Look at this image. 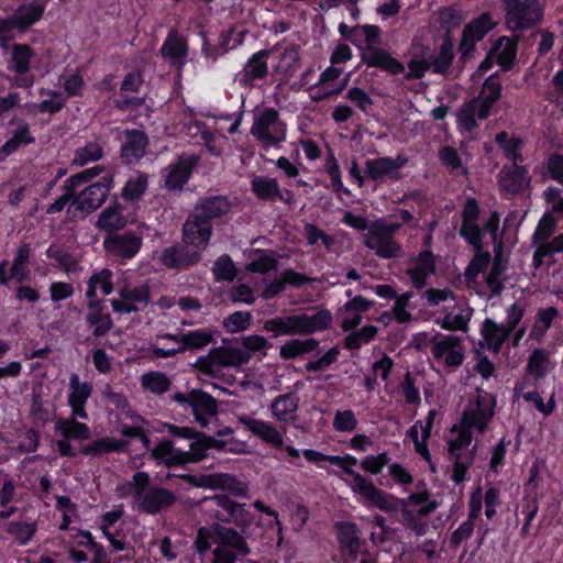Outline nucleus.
Listing matches in <instances>:
<instances>
[{"label":"nucleus","mask_w":563,"mask_h":563,"mask_svg":"<svg viewBox=\"0 0 563 563\" xmlns=\"http://www.w3.org/2000/svg\"><path fill=\"white\" fill-rule=\"evenodd\" d=\"M481 208L475 197H467L461 211L460 236L474 249V256L465 269L467 278H474L485 272L492 262L488 251H483V230L478 224Z\"/></svg>","instance_id":"obj_1"},{"label":"nucleus","mask_w":563,"mask_h":563,"mask_svg":"<svg viewBox=\"0 0 563 563\" xmlns=\"http://www.w3.org/2000/svg\"><path fill=\"white\" fill-rule=\"evenodd\" d=\"M331 323L332 313L328 309H322L312 316L301 313L267 319L263 324V330L271 332L273 338L310 335L329 329Z\"/></svg>","instance_id":"obj_2"},{"label":"nucleus","mask_w":563,"mask_h":563,"mask_svg":"<svg viewBox=\"0 0 563 563\" xmlns=\"http://www.w3.org/2000/svg\"><path fill=\"white\" fill-rule=\"evenodd\" d=\"M367 47L361 54V60L371 68H378L389 75L397 76L405 73V66L389 52L375 46L379 41L380 29L377 25L365 24L362 26Z\"/></svg>","instance_id":"obj_3"},{"label":"nucleus","mask_w":563,"mask_h":563,"mask_svg":"<svg viewBox=\"0 0 563 563\" xmlns=\"http://www.w3.org/2000/svg\"><path fill=\"white\" fill-rule=\"evenodd\" d=\"M457 11L452 8H442L440 10V24L445 31L437 55L427 56L431 71L437 75L446 76L454 62V43L452 29L457 24Z\"/></svg>","instance_id":"obj_4"},{"label":"nucleus","mask_w":563,"mask_h":563,"mask_svg":"<svg viewBox=\"0 0 563 563\" xmlns=\"http://www.w3.org/2000/svg\"><path fill=\"white\" fill-rule=\"evenodd\" d=\"M113 186V174L110 172L104 173L100 179L88 185L79 194L75 192L74 201L67 210L68 214L77 216L79 213L82 219L91 214L106 202Z\"/></svg>","instance_id":"obj_5"},{"label":"nucleus","mask_w":563,"mask_h":563,"mask_svg":"<svg viewBox=\"0 0 563 563\" xmlns=\"http://www.w3.org/2000/svg\"><path fill=\"white\" fill-rule=\"evenodd\" d=\"M217 547L212 550L211 563H236L239 556H246L251 548L245 538L235 529L214 523Z\"/></svg>","instance_id":"obj_6"},{"label":"nucleus","mask_w":563,"mask_h":563,"mask_svg":"<svg viewBox=\"0 0 563 563\" xmlns=\"http://www.w3.org/2000/svg\"><path fill=\"white\" fill-rule=\"evenodd\" d=\"M505 21L508 30L532 29L543 19V8L539 0H504Z\"/></svg>","instance_id":"obj_7"},{"label":"nucleus","mask_w":563,"mask_h":563,"mask_svg":"<svg viewBox=\"0 0 563 563\" xmlns=\"http://www.w3.org/2000/svg\"><path fill=\"white\" fill-rule=\"evenodd\" d=\"M173 400L185 410L190 409L197 423L202 428L209 424V417L218 413V402L213 396L202 389H191L188 393H175Z\"/></svg>","instance_id":"obj_8"},{"label":"nucleus","mask_w":563,"mask_h":563,"mask_svg":"<svg viewBox=\"0 0 563 563\" xmlns=\"http://www.w3.org/2000/svg\"><path fill=\"white\" fill-rule=\"evenodd\" d=\"M287 125L274 108L263 110L254 120L251 134L260 142L278 146L286 140Z\"/></svg>","instance_id":"obj_9"},{"label":"nucleus","mask_w":563,"mask_h":563,"mask_svg":"<svg viewBox=\"0 0 563 563\" xmlns=\"http://www.w3.org/2000/svg\"><path fill=\"white\" fill-rule=\"evenodd\" d=\"M475 407L466 408L462 412L461 426L464 429H476L479 433L486 432L489 422L494 419L496 397L481 390L475 398Z\"/></svg>","instance_id":"obj_10"},{"label":"nucleus","mask_w":563,"mask_h":563,"mask_svg":"<svg viewBox=\"0 0 563 563\" xmlns=\"http://www.w3.org/2000/svg\"><path fill=\"white\" fill-rule=\"evenodd\" d=\"M143 245V234L137 231L107 234L103 239V249L110 255L121 260H132Z\"/></svg>","instance_id":"obj_11"},{"label":"nucleus","mask_w":563,"mask_h":563,"mask_svg":"<svg viewBox=\"0 0 563 563\" xmlns=\"http://www.w3.org/2000/svg\"><path fill=\"white\" fill-rule=\"evenodd\" d=\"M357 482L360 487L355 493L366 499L371 507L384 512H396L401 511V507L407 505V500L378 489L371 479L364 476H358Z\"/></svg>","instance_id":"obj_12"},{"label":"nucleus","mask_w":563,"mask_h":563,"mask_svg":"<svg viewBox=\"0 0 563 563\" xmlns=\"http://www.w3.org/2000/svg\"><path fill=\"white\" fill-rule=\"evenodd\" d=\"M104 166L96 165L71 175L66 179L63 186L64 194L46 208V213H58L67 205L69 208L70 203L74 201L76 189L91 181L95 177L99 176L101 173H104Z\"/></svg>","instance_id":"obj_13"},{"label":"nucleus","mask_w":563,"mask_h":563,"mask_svg":"<svg viewBox=\"0 0 563 563\" xmlns=\"http://www.w3.org/2000/svg\"><path fill=\"white\" fill-rule=\"evenodd\" d=\"M278 44L269 49H260L246 60L243 69L236 75L240 86L254 87L255 82L265 80L268 76V57L277 51Z\"/></svg>","instance_id":"obj_14"},{"label":"nucleus","mask_w":563,"mask_h":563,"mask_svg":"<svg viewBox=\"0 0 563 563\" xmlns=\"http://www.w3.org/2000/svg\"><path fill=\"white\" fill-rule=\"evenodd\" d=\"M212 235V224L190 213L183 225V244L190 251H198L199 261Z\"/></svg>","instance_id":"obj_15"},{"label":"nucleus","mask_w":563,"mask_h":563,"mask_svg":"<svg viewBox=\"0 0 563 563\" xmlns=\"http://www.w3.org/2000/svg\"><path fill=\"white\" fill-rule=\"evenodd\" d=\"M186 479L197 487L227 490L235 496H244L246 492L245 484L238 479L235 475L228 473H213L200 475L199 477L187 475Z\"/></svg>","instance_id":"obj_16"},{"label":"nucleus","mask_w":563,"mask_h":563,"mask_svg":"<svg viewBox=\"0 0 563 563\" xmlns=\"http://www.w3.org/2000/svg\"><path fill=\"white\" fill-rule=\"evenodd\" d=\"M500 191L518 196L529 188L531 178L526 166L504 165L497 176Z\"/></svg>","instance_id":"obj_17"},{"label":"nucleus","mask_w":563,"mask_h":563,"mask_svg":"<svg viewBox=\"0 0 563 563\" xmlns=\"http://www.w3.org/2000/svg\"><path fill=\"white\" fill-rule=\"evenodd\" d=\"M177 500L176 495L164 487L152 485L146 493L135 500L137 510L147 515H157L170 508Z\"/></svg>","instance_id":"obj_18"},{"label":"nucleus","mask_w":563,"mask_h":563,"mask_svg":"<svg viewBox=\"0 0 563 563\" xmlns=\"http://www.w3.org/2000/svg\"><path fill=\"white\" fill-rule=\"evenodd\" d=\"M199 159V156L195 154L181 155L175 164L169 165L164 178L165 188L169 191L183 190Z\"/></svg>","instance_id":"obj_19"},{"label":"nucleus","mask_w":563,"mask_h":563,"mask_svg":"<svg viewBox=\"0 0 563 563\" xmlns=\"http://www.w3.org/2000/svg\"><path fill=\"white\" fill-rule=\"evenodd\" d=\"M437 336H432L429 341L432 345V356L435 360L444 358V363L449 367H457L464 361V352L462 340L456 335H445L440 341H435Z\"/></svg>","instance_id":"obj_20"},{"label":"nucleus","mask_w":563,"mask_h":563,"mask_svg":"<svg viewBox=\"0 0 563 563\" xmlns=\"http://www.w3.org/2000/svg\"><path fill=\"white\" fill-rule=\"evenodd\" d=\"M211 501L225 512L222 514L218 511L214 515L218 521L224 523L232 522L239 527H246L250 523V515L245 508V504L236 503L225 494L214 495Z\"/></svg>","instance_id":"obj_21"},{"label":"nucleus","mask_w":563,"mask_h":563,"mask_svg":"<svg viewBox=\"0 0 563 563\" xmlns=\"http://www.w3.org/2000/svg\"><path fill=\"white\" fill-rule=\"evenodd\" d=\"M124 136L125 142L121 145L120 157L125 165H135L146 153L148 136L140 129H126Z\"/></svg>","instance_id":"obj_22"},{"label":"nucleus","mask_w":563,"mask_h":563,"mask_svg":"<svg viewBox=\"0 0 563 563\" xmlns=\"http://www.w3.org/2000/svg\"><path fill=\"white\" fill-rule=\"evenodd\" d=\"M302 455L310 463L317 464L319 462L327 461V462L331 463L332 465L340 467L346 475H350L353 477L352 490L355 493L358 489L360 484L357 482V478H358V476H363V475L353 470V466H355L358 463V461L355 456L350 455V454H346L344 456L328 455V454H324L322 452H319V451H316L312 449L303 450Z\"/></svg>","instance_id":"obj_23"},{"label":"nucleus","mask_w":563,"mask_h":563,"mask_svg":"<svg viewBox=\"0 0 563 563\" xmlns=\"http://www.w3.org/2000/svg\"><path fill=\"white\" fill-rule=\"evenodd\" d=\"M231 209L232 202L229 197L216 195L200 198L196 203L192 213L200 217L205 222L211 223L212 220L228 214Z\"/></svg>","instance_id":"obj_24"},{"label":"nucleus","mask_w":563,"mask_h":563,"mask_svg":"<svg viewBox=\"0 0 563 563\" xmlns=\"http://www.w3.org/2000/svg\"><path fill=\"white\" fill-rule=\"evenodd\" d=\"M35 22V3L21 4L12 15L0 18V34L12 35L14 30L23 33Z\"/></svg>","instance_id":"obj_25"},{"label":"nucleus","mask_w":563,"mask_h":563,"mask_svg":"<svg viewBox=\"0 0 563 563\" xmlns=\"http://www.w3.org/2000/svg\"><path fill=\"white\" fill-rule=\"evenodd\" d=\"M161 262L168 269H187L199 262V255L198 251L177 244L162 251Z\"/></svg>","instance_id":"obj_26"},{"label":"nucleus","mask_w":563,"mask_h":563,"mask_svg":"<svg viewBox=\"0 0 563 563\" xmlns=\"http://www.w3.org/2000/svg\"><path fill=\"white\" fill-rule=\"evenodd\" d=\"M124 206L120 205L114 197L113 201L107 206L98 216L95 228L100 232L108 234L117 233L123 230L128 220L123 214Z\"/></svg>","instance_id":"obj_27"},{"label":"nucleus","mask_w":563,"mask_h":563,"mask_svg":"<svg viewBox=\"0 0 563 563\" xmlns=\"http://www.w3.org/2000/svg\"><path fill=\"white\" fill-rule=\"evenodd\" d=\"M239 420L253 435L260 438L263 442L276 449L284 448L283 434L273 423L246 416L240 417Z\"/></svg>","instance_id":"obj_28"},{"label":"nucleus","mask_w":563,"mask_h":563,"mask_svg":"<svg viewBox=\"0 0 563 563\" xmlns=\"http://www.w3.org/2000/svg\"><path fill=\"white\" fill-rule=\"evenodd\" d=\"M158 338L181 344L184 352L202 350L213 342V335L207 329L190 330L184 333H164Z\"/></svg>","instance_id":"obj_29"},{"label":"nucleus","mask_w":563,"mask_h":563,"mask_svg":"<svg viewBox=\"0 0 563 563\" xmlns=\"http://www.w3.org/2000/svg\"><path fill=\"white\" fill-rule=\"evenodd\" d=\"M519 40V35L511 37L504 35L494 43L492 53H495L496 63L501 70L509 71L515 67Z\"/></svg>","instance_id":"obj_30"},{"label":"nucleus","mask_w":563,"mask_h":563,"mask_svg":"<svg viewBox=\"0 0 563 563\" xmlns=\"http://www.w3.org/2000/svg\"><path fill=\"white\" fill-rule=\"evenodd\" d=\"M299 407V397L296 393L290 391L277 396L271 404L273 417L280 422H290L296 418Z\"/></svg>","instance_id":"obj_31"},{"label":"nucleus","mask_w":563,"mask_h":563,"mask_svg":"<svg viewBox=\"0 0 563 563\" xmlns=\"http://www.w3.org/2000/svg\"><path fill=\"white\" fill-rule=\"evenodd\" d=\"M129 441L104 437L84 445L80 450L85 456L99 457L109 453H123L128 449Z\"/></svg>","instance_id":"obj_32"},{"label":"nucleus","mask_w":563,"mask_h":563,"mask_svg":"<svg viewBox=\"0 0 563 563\" xmlns=\"http://www.w3.org/2000/svg\"><path fill=\"white\" fill-rule=\"evenodd\" d=\"M210 351L219 367H239L247 364L251 360V354L240 347L218 346Z\"/></svg>","instance_id":"obj_33"},{"label":"nucleus","mask_w":563,"mask_h":563,"mask_svg":"<svg viewBox=\"0 0 563 563\" xmlns=\"http://www.w3.org/2000/svg\"><path fill=\"white\" fill-rule=\"evenodd\" d=\"M253 194L263 201H287L276 178L255 176L251 180Z\"/></svg>","instance_id":"obj_34"},{"label":"nucleus","mask_w":563,"mask_h":563,"mask_svg":"<svg viewBox=\"0 0 563 563\" xmlns=\"http://www.w3.org/2000/svg\"><path fill=\"white\" fill-rule=\"evenodd\" d=\"M92 394V385L85 382L80 386H70L68 394V405L71 409L73 418L88 420L86 405Z\"/></svg>","instance_id":"obj_35"},{"label":"nucleus","mask_w":563,"mask_h":563,"mask_svg":"<svg viewBox=\"0 0 563 563\" xmlns=\"http://www.w3.org/2000/svg\"><path fill=\"white\" fill-rule=\"evenodd\" d=\"M364 173L367 179L375 183H384L386 180L398 181L390 165L387 164L386 156L366 159L364 162Z\"/></svg>","instance_id":"obj_36"},{"label":"nucleus","mask_w":563,"mask_h":563,"mask_svg":"<svg viewBox=\"0 0 563 563\" xmlns=\"http://www.w3.org/2000/svg\"><path fill=\"white\" fill-rule=\"evenodd\" d=\"M161 54L174 64L183 62L188 55V44L184 36L170 31L161 47Z\"/></svg>","instance_id":"obj_37"},{"label":"nucleus","mask_w":563,"mask_h":563,"mask_svg":"<svg viewBox=\"0 0 563 563\" xmlns=\"http://www.w3.org/2000/svg\"><path fill=\"white\" fill-rule=\"evenodd\" d=\"M318 346L319 341L313 338H308L305 340L292 339L280 346L279 356L282 360L292 361L298 356L313 352L318 349Z\"/></svg>","instance_id":"obj_38"},{"label":"nucleus","mask_w":563,"mask_h":563,"mask_svg":"<svg viewBox=\"0 0 563 563\" xmlns=\"http://www.w3.org/2000/svg\"><path fill=\"white\" fill-rule=\"evenodd\" d=\"M336 539L341 551L355 545H365L361 539V531L355 522L341 521L335 525Z\"/></svg>","instance_id":"obj_39"},{"label":"nucleus","mask_w":563,"mask_h":563,"mask_svg":"<svg viewBox=\"0 0 563 563\" xmlns=\"http://www.w3.org/2000/svg\"><path fill=\"white\" fill-rule=\"evenodd\" d=\"M511 333L505 328V324L496 323L492 319H486L483 323L482 335L488 346L495 351L501 349Z\"/></svg>","instance_id":"obj_40"},{"label":"nucleus","mask_w":563,"mask_h":563,"mask_svg":"<svg viewBox=\"0 0 563 563\" xmlns=\"http://www.w3.org/2000/svg\"><path fill=\"white\" fill-rule=\"evenodd\" d=\"M148 187L146 173L137 172L135 177H130L121 190V197L126 202L139 201Z\"/></svg>","instance_id":"obj_41"},{"label":"nucleus","mask_w":563,"mask_h":563,"mask_svg":"<svg viewBox=\"0 0 563 563\" xmlns=\"http://www.w3.org/2000/svg\"><path fill=\"white\" fill-rule=\"evenodd\" d=\"M496 22H494L492 14L489 12H484L468 22L462 32L465 33L468 37H472L473 41L479 42L492 30H494Z\"/></svg>","instance_id":"obj_42"},{"label":"nucleus","mask_w":563,"mask_h":563,"mask_svg":"<svg viewBox=\"0 0 563 563\" xmlns=\"http://www.w3.org/2000/svg\"><path fill=\"white\" fill-rule=\"evenodd\" d=\"M78 418L58 419L56 421V431L66 439L87 440L90 438V429L84 423L77 421Z\"/></svg>","instance_id":"obj_43"},{"label":"nucleus","mask_w":563,"mask_h":563,"mask_svg":"<svg viewBox=\"0 0 563 563\" xmlns=\"http://www.w3.org/2000/svg\"><path fill=\"white\" fill-rule=\"evenodd\" d=\"M324 170L330 178V187L334 194H336L338 196H352V191L343 185L341 168L332 151L329 152L325 158Z\"/></svg>","instance_id":"obj_44"},{"label":"nucleus","mask_w":563,"mask_h":563,"mask_svg":"<svg viewBox=\"0 0 563 563\" xmlns=\"http://www.w3.org/2000/svg\"><path fill=\"white\" fill-rule=\"evenodd\" d=\"M495 142L504 151L506 158L510 159L511 164H518L523 161L521 148L523 141L520 137H509L506 131L496 134Z\"/></svg>","instance_id":"obj_45"},{"label":"nucleus","mask_w":563,"mask_h":563,"mask_svg":"<svg viewBox=\"0 0 563 563\" xmlns=\"http://www.w3.org/2000/svg\"><path fill=\"white\" fill-rule=\"evenodd\" d=\"M32 249L31 244H23L16 251V256L10 268V278L15 279L19 283L24 282L30 274L29 263Z\"/></svg>","instance_id":"obj_46"},{"label":"nucleus","mask_w":563,"mask_h":563,"mask_svg":"<svg viewBox=\"0 0 563 563\" xmlns=\"http://www.w3.org/2000/svg\"><path fill=\"white\" fill-rule=\"evenodd\" d=\"M419 56L420 58H412L408 63V73L405 74V79L413 80V79H422L427 71L431 70L429 60L427 56L431 52L429 45H419Z\"/></svg>","instance_id":"obj_47"},{"label":"nucleus","mask_w":563,"mask_h":563,"mask_svg":"<svg viewBox=\"0 0 563 563\" xmlns=\"http://www.w3.org/2000/svg\"><path fill=\"white\" fill-rule=\"evenodd\" d=\"M141 383L144 389L155 395H163L170 389L172 380L163 372H148L142 375Z\"/></svg>","instance_id":"obj_48"},{"label":"nucleus","mask_w":563,"mask_h":563,"mask_svg":"<svg viewBox=\"0 0 563 563\" xmlns=\"http://www.w3.org/2000/svg\"><path fill=\"white\" fill-rule=\"evenodd\" d=\"M549 356L548 350L542 347L534 349L528 357V374L533 375L537 379L543 378L548 372Z\"/></svg>","instance_id":"obj_49"},{"label":"nucleus","mask_w":563,"mask_h":563,"mask_svg":"<svg viewBox=\"0 0 563 563\" xmlns=\"http://www.w3.org/2000/svg\"><path fill=\"white\" fill-rule=\"evenodd\" d=\"M476 446H474L467 456L463 460L462 456H450L453 462L451 481L455 485H461L467 479V474L475 460Z\"/></svg>","instance_id":"obj_50"},{"label":"nucleus","mask_w":563,"mask_h":563,"mask_svg":"<svg viewBox=\"0 0 563 563\" xmlns=\"http://www.w3.org/2000/svg\"><path fill=\"white\" fill-rule=\"evenodd\" d=\"M255 254H260L257 258L252 260L247 265L246 269L251 273L267 274L269 272H276L278 269V260L268 254L267 251L256 249Z\"/></svg>","instance_id":"obj_51"},{"label":"nucleus","mask_w":563,"mask_h":563,"mask_svg":"<svg viewBox=\"0 0 563 563\" xmlns=\"http://www.w3.org/2000/svg\"><path fill=\"white\" fill-rule=\"evenodd\" d=\"M217 282H233L238 275L236 266L229 254L219 256L212 267Z\"/></svg>","instance_id":"obj_52"},{"label":"nucleus","mask_w":563,"mask_h":563,"mask_svg":"<svg viewBox=\"0 0 563 563\" xmlns=\"http://www.w3.org/2000/svg\"><path fill=\"white\" fill-rule=\"evenodd\" d=\"M32 56L33 51L29 45H12L11 67L19 74H25L30 69V59Z\"/></svg>","instance_id":"obj_53"},{"label":"nucleus","mask_w":563,"mask_h":563,"mask_svg":"<svg viewBox=\"0 0 563 563\" xmlns=\"http://www.w3.org/2000/svg\"><path fill=\"white\" fill-rule=\"evenodd\" d=\"M86 322L89 327H93L92 335L95 338L104 336L113 328V321L110 313L104 311L87 313Z\"/></svg>","instance_id":"obj_54"},{"label":"nucleus","mask_w":563,"mask_h":563,"mask_svg":"<svg viewBox=\"0 0 563 563\" xmlns=\"http://www.w3.org/2000/svg\"><path fill=\"white\" fill-rule=\"evenodd\" d=\"M452 431H459V435L448 442L449 456H462V450L470 446L473 441L471 429L453 426Z\"/></svg>","instance_id":"obj_55"},{"label":"nucleus","mask_w":563,"mask_h":563,"mask_svg":"<svg viewBox=\"0 0 563 563\" xmlns=\"http://www.w3.org/2000/svg\"><path fill=\"white\" fill-rule=\"evenodd\" d=\"M252 314L249 311H235L223 320V328L228 333H239L251 325Z\"/></svg>","instance_id":"obj_56"},{"label":"nucleus","mask_w":563,"mask_h":563,"mask_svg":"<svg viewBox=\"0 0 563 563\" xmlns=\"http://www.w3.org/2000/svg\"><path fill=\"white\" fill-rule=\"evenodd\" d=\"M478 99H472L466 102L457 113V123L466 132L472 133L478 129L476 121V102Z\"/></svg>","instance_id":"obj_57"},{"label":"nucleus","mask_w":563,"mask_h":563,"mask_svg":"<svg viewBox=\"0 0 563 563\" xmlns=\"http://www.w3.org/2000/svg\"><path fill=\"white\" fill-rule=\"evenodd\" d=\"M119 296L123 300H129L130 303L142 305L146 307L151 301V290L150 287L144 284L134 288H129L124 286L119 290Z\"/></svg>","instance_id":"obj_58"},{"label":"nucleus","mask_w":563,"mask_h":563,"mask_svg":"<svg viewBox=\"0 0 563 563\" xmlns=\"http://www.w3.org/2000/svg\"><path fill=\"white\" fill-rule=\"evenodd\" d=\"M298 62H299L298 47L296 45L291 44V45L285 47L284 52L280 54L278 64L276 66V71L284 74V75H292Z\"/></svg>","instance_id":"obj_59"},{"label":"nucleus","mask_w":563,"mask_h":563,"mask_svg":"<svg viewBox=\"0 0 563 563\" xmlns=\"http://www.w3.org/2000/svg\"><path fill=\"white\" fill-rule=\"evenodd\" d=\"M33 142V137L30 134L27 126H22L16 130L13 136L8 140L0 148V158H3L14 152L21 144H27Z\"/></svg>","instance_id":"obj_60"},{"label":"nucleus","mask_w":563,"mask_h":563,"mask_svg":"<svg viewBox=\"0 0 563 563\" xmlns=\"http://www.w3.org/2000/svg\"><path fill=\"white\" fill-rule=\"evenodd\" d=\"M544 176L563 185V154L551 153L544 162Z\"/></svg>","instance_id":"obj_61"},{"label":"nucleus","mask_w":563,"mask_h":563,"mask_svg":"<svg viewBox=\"0 0 563 563\" xmlns=\"http://www.w3.org/2000/svg\"><path fill=\"white\" fill-rule=\"evenodd\" d=\"M103 156V150L98 143L90 142L84 147H79L75 153L74 162L84 166L90 162H97Z\"/></svg>","instance_id":"obj_62"},{"label":"nucleus","mask_w":563,"mask_h":563,"mask_svg":"<svg viewBox=\"0 0 563 563\" xmlns=\"http://www.w3.org/2000/svg\"><path fill=\"white\" fill-rule=\"evenodd\" d=\"M402 523L406 529L412 531L416 536H424L428 531V526L420 517L413 512L407 505L401 507Z\"/></svg>","instance_id":"obj_63"},{"label":"nucleus","mask_w":563,"mask_h":563,"mask_svg":"<svg viewBox=\"0 0 563 563\" xmlns=\"http://www.w3.org/2000/svg\"><path fill=\"white\" fill-rule=\"evenodd\" d=\"M357 419L351 409L338 410L333 419V428L338 432H352L357 427Z\"/></svg>","instance_id":"obj_64"}]
</instances>
